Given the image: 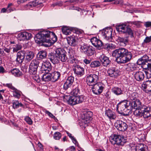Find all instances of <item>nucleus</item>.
Segmentation results:
<instances>
[{
    "mask_svg": "<svg viewBox=\"0 0 151 151\" xmlns=\"http://www.w3.org/2000/svg\"><path fill=\"white\" fill-rule=\"evenodd\" d=\"M112 56L116 58L115 61L119 64H125L129 62L132 57L131 52L123 47L116 49L112 53Z\"/></svg>",
    "mask_w": 151,
    "mask_h": 151,
    "instance_id": "obj_1",
    "label": "nucleus"
},
{
    "mask_svg": "<svg viewBox=\"0 0 151 151\" xmlns=\"http://www.w3.org/2000/svg\"><path fill=\"white\" fill-rule=\"evenodd\" d=\"M128 101L126 100H123L119 102L117 105V109H119L120 111L124 116H127L132 109H131V106H129Z\"/></svg>",
    "mask_w": 151,
    "mask_h": 151,
    "instance_id": "obj_2",
    "label": "nucleus"
},
{
    "mask_svg": "<svg viewBox=\"0 0 151 151\" xmlns=\"http://www.w3.org/2000/svg\"><path fill=\"white\" fill-rule=\"evenodd\" d=\"M50 31L44 30L39 32L36 35V41L41 42L48 43Z\"/></svg>",
    "mask_w": 151,
    "mask_h": 151,
    "instance_id": "obj_3",
    "label": "nucleus"
},
{
    "mask_svg": "<svg viewBox=\"0 0 151 151\" xmlns=\"http://www.w3.org/2000/svg\"><path fill=\"white\" fill-rule=\"evenodd\" d=\"M84 96L83 95L70 96L67 102L69 105L73 106L82 102L84 100Z\"/></svg>",
    "mask_w": 151,
    "mask_h": 151,
    "instance_id": "obj_4",
    "label": "nucleus"
},
{
    "mask_svg": "<svg viewBox=\"0 0 151 151\" xmlns=\"http://www.w3.org/2000/svg\"><path fill=\"white\" fill-rule=\"evenodd\" d=\"M99 79V72H98L97 74L96 73L89 74L86 77V83L89 86H93L97 83Z\"/></svg>",
    "mask_w": 151,
    "mask_h": 151,
    "instance_id": "obj_5",
    "label": "nucleus"
},
{
    "mask_svg": "<svg viewBox=\"0 0 151 151\" xmlns=\"http://www.w3.org/2000/svg\"><path fill=\"white\" fill-rule=\"evenodd\" d=\"M92 91L95 94L98 95L102 93L104 89L105 86L102 82H98L93 86Z\"/></svg>",
    "mask_w": 151,
    "mask_h": 151,
    "instance_id": "obj_6",
    "label": "nucleus"
},
{
    "mask_svg": "<svg viewBox=\"0 0 151 151\" xmlns=\"http://www.w3.org/2000/svg\"><path fill=\"white\" fill-rule=\"evenodd\" d=\"M40 63L39 60L37 59L32 60L29 66V71L31 74H36Z\"/></svg>",
    "mask_w": 151,
    "mask_h": 151,
    "instance_id": "obj_7",
    "label": "nucleus"
},
{
    "mask_svg": "<svg viewBox=\"0 0 151 151\" xmlns=\"http://www.w3.org/2000/svg\"><path fill=\"white\" fill-rule=\"evenodd\" d=\"M53 68L48 61L43 62L41 68V71L44 73L48 74L52 70Z\"/></svg>",
    "mask_w": 151,
    "mask_h": 151,
    "instance_id": "obj_8",
    "label": "nucleus"
},
{
    "mask_svg": "<svg viewBox=\"0 0 151 151\" xmlns=\"http://www.w3.org/2000/svg\"><path fill=\"white\" fill-rule=\"evenodd\" d=\"M112 29L111 28H107L103 30L101 35L104 39L111 41L112 38Z\"/></svg>",
    "mask_w": 151,
    "mask_h": 151,
    "instance_id": "obj_9",
    "label": "nucleus"
},
{
    "mask_svg": "<svg viewBox=\"0 0 151 151\" xmlns=\"http://www.w3.org/2000/svg\"><path fill=\"white\" fill-rule=\"evenodd\" d=\"M150 60L149 57L146 55H143L142 58L139 59L137 61V64L139 65H141V67L143 68H147V65L148 62Z\"/></svg>",
    "mask_w": 151,
    "mask_h": 151,
    "instance_id": "obj_10",
    "label": "nucleus"
},
{
    "mask_svg": "<svg viewBox=\"0 0 151 151\" xmlns=\"http://www.w3.org/2000/svg\"><path fill=\"white\" fill-rule=\"evenodd\" d=\"M73 70L75 74L79 77L82 76L84 74V69L81 65L76 64L73 65Z\"/></svg>",
    "mask_w": 151,
    "mask_h": 151,
    "instance_id": "obj_11",
    "label": "nucleus"
},
{
    "mask_svg": "<svg viewBox=\"0 0 151 151\" xmlns=\"http://www.w3.org/2000/svg\"><path fill=\"white\" fill-rule=\"evenodd\" d=\"M108 75L113 78H116L120 74V71L115 67H111L109 68L107 70Z\"/></svg>",
    "mask_w": 151,
    "mask_h": 151,
    "instance_id": "obj_12",
    "label": "nucleus"
},
{
    "mask_svg": "<svg viewBox=\"0 0 151 151\" xmlns=\"http://www.w3.org/2000/svg\"><path fill=\"white\" fill-rule=\"evenodd\" d=\"M93 113L91 111L85 112L82 115V122L86 124L89 123L91 120Z\"/></svg>",
    "mask_w": 151,
    "mask_h": 151,
    "instance_id": "obj_13",
    "label": "nucleus"
},
{
    "mask_svg": "<svg viewBox=\"0 0 151 151\" xmlns=\"http://www.w3.org/2000/svg\"><path fill=\"white\" fill-rule=\"evenodd\" d=\"M116 128L119 131H124L127 129L128 125L126 123L120 120H117L115 124Z\"/></svg>",
    "mask_w": 151,
    "mask_h": 151,
    "instance_id": "obj_14",
    "label": "nucleus"
},
{
    "mask_svg": "<svg viewBox=\"0 0 151 151\" xmlns=\"http://www.w3.org/2000/svg\"><path fill=\"white\" fill-rule=\"evenodd\" d=\"M112 139L114 141V144H116L118 145H122L125 142L124 137L120 135L114 134Z\"/></svg>",
    "mask_w": 151,
    "mask_h": 151,
    "instance_id": "obj_15",
    "label": "nucleus"
},
{
    "mask_svg": "<svg viewBox=\"0 0 151 151\" xmlns=\"http://www.w3.org/2000/svg\"><path fill=\"white\" fill-rule=\"evenodd\" d=\"M32 34L26 32H21L18 35V38L20 41L28 40L32 38Z\"/></svg>",
    "mask_w": 151,
    "mask_h": 151,
    "instance_id": "obj_16",
    "label": "nucleus"
},
{
    "mask_svg": "<svg viewBox=\"0 0 151 151\" xmlns=\"http://www.w3.org/2000/svg\"><path fill=\"white\" fill-rule=\"evenodd\" d=\"M99 59L100 62L104 67H107L111 64V61L109 58L104 54L101 55Z\"/></svg>",
    "mask_w": 151,
    "mask_h": 151,
    "instance_id": "obj_17",
    "label": "nucleus"
},
{
    "mask_svg": "<svg viewBox=\"0 0 151 151\" xmlns=\"http://www.w3.org/2000/svg\"><path fill=\"white\" fill-rule=\"evenodd\" d=\"M74 77L70 76L68 77L63 85V88L64 90H67L70 87L74 81Z\"/></svg>",
    "mask_w": 151,
    "mask_h": 151,
    "instance_id": "obj_18",
    "label": "nucleus"
},
{
    "mask_svg": "<svg viewBox=\"0 0 151 151\" xmlns=\"http://www.w3.org/2000/svg\"><path fill=\"white\" fill-rule=\"evenodd\" d=\"M144 109L142 112V116L145 119H148L151 116V107L144 106L142 108Z\"/></svg>",
    "mask_w": 151,
    "mask_h": 151,
    "instance_id": "obj_19",
    "label": "nucleus"
},
{
    "mask_svg": "<svg viewBox=\"0 0 151 151\" xmlns=\"http://www.w3.org/2000/svg\"><path fill=\"white\" fill-rule=\"evenodd\" d=\"M90 41L92 45L96 47H101L102 46V42L96 37H92Z\"/></svg>",
    "mask_w": 151,
    "mask_h": 151,
    "instance_id": "obj_20",
    "label": "nucleus"
},
{
    "mask_svg": "<svg viewBox=\"0 0 151 151\" xmlns=\"http://www.w3.org/2000/svg\"><path fill=\"white\" fill-rule=\"evenodd\" d=\"M42 4V3L41 2H40L38 0H36L29 2L25 6V8L27 10L30 9L31 8L37 6L39 5L40 4L41 6Z\"/></svg>",
    "mask_w": 151,
    "mask_h": 151,
    "instance_id": "obj_21",
    "label": "nucleus"
},
{
    "mask_svg": "<svg viewBox=\"0 0 151 151\" xmlns=\"http://www.w3.org/2000/svg\"><path fill=\"white\" fill-rule=\"evenodd\" d=\"M25 51L21 50L18 52L17 53L16 61L19 63H21L23 61L25 57Z\"/></svg>",
    "mask_w": 151,
    "mask_h": 151,
    "instance_id": "obj_22",
    "label": "nucleus"
},
{
    "mask_svg": "<svg viewBox=\"0 0 151 151\" xmlns=\"http://www.w3.org/2000/svg\"><path fill=\"white\" fill-rule=\"evenodd\" d=\"M35 56L34 53L32 51L27 50L25 51V61L29 62L32 60Z\"/></svg>",
    "mask_w": 151,
    "mask_h": 151,
    "instance_id": "obj_23",
    "label": "nucleus"
},
{
    "mask_svg": "<svg viewBox=\"0 0 151 151\" xmlns=\"http://www.w3.org/2000/svg\"><path fill=\"white\" fill-rule=\"evenodd\" d=\"M125 69L127 71L130 72L137 70V67L134 63H129L124 65Z\"/></svg>",
    "mask_w": 151,
    "mask_h": 151,
    "instance_id": "obj_24",
    "label": "nucleus"
},
{
    "mask_svg": "<svg viewBox=\"0 0 151 151\" xmlns=\"http://www.w3.org/2000/svg\"><path fill=\"white\" fill-rule=\"evenodd\" d=\"M48 58L54 64L58 63L59 62L58 57L56 53L55 54H49L48 55Z\"/></svg>",
    "mask_w": 151,
    "mask_h": 151,
    "instance_id": "obj_25",
    "label": "nucleus"
},
{
    "mask_svg": "<svg viewBox=\"0 0 151 151\" xmlns=\"http://www.w3.org/2000/svg\"><path fill=\"white\" fill-rule=\"evenodd\" d=\"M135 79L138 81H143L145 78V74L141 71H137L134 74Z\"/></svg>",
    "mask_w": 151,
    "mask_h": 151,
    "instance_id": "obj_26",
    "label": "nucleus"
},
{
    "mask_svg": "<svg viewBox=\"0 0 151 151\" xmlns=\"http://www.w3.org/2000/svg\"><path fill=\"white\" fill-rule=\"evenodd\" d=\"M48 43H50V45L53 44L56 42L57 40V37L55 33L52 32L50 31Z\"/></svg>",
    "mask_w": 151,
    "mask_h": 151,
    "instance_id": "obj_27",
    "label": "nucleus"
},
{
    "mask_svg": "<svg viewBox=\"0 0 151 151\" xmlns=\"http://www.w3.org/2000/svg\"><path fill=\"white\" fill-rule=\"evenodd\" d=\"M68 44L70 45L75 47L77 45L76 40L75 36H70L67 38Z\"/></svg>",
    "mask_w": 151,
    "mask_h": 151,
    "instance_id": "obj_28",
    "label": "nucleus"
},
{
    "mask_svg": "<svg viewBox=\"0 0 151 151\" xmlns=\"http://www.w3.org/2000/svg\"><path fill=\"white\" fill-rule=\"evenodd\" d=\"M50 74L51 77V81L52 82L57 81L60 78L61 75L60 72L56 71H54Z\"/></svg>",
    "mask_w": 151,
    "mask_h": 151,
    "instance_id": "obj_29",
    "label": "nucleus"
},
{
    "mask_svg": "<svg viewBox=\"0 0 151 151\" xmlns=\"http://www.w3.org/2000/svg\"><path fill=\"white\" fill-rule=\"evenodd\" d=\"M142 88L148 92L151 91V81H147L142 84Z\"/></svg>",
    "mask_w": 151,
    "mask_h": 151,
    "instance_id": "obj_30",
    "label": "nucleus"
},
{
    "mask_svg": "<svg viewBox=\"0 0 151 151\" xmlns=\"http://www.w3.org/2000/svg\"><path fill=\"white\" fill-rule=\"evenodd\" d=\"M47 53L45 50H41L39 52L37 55V60H42L46 58Z\"/></svg>",
    "mask_w": 151,
    "mask_h": 151,
    "instance_id": "obj_31",
    "label": "nucleus"
},
{
    "mask_svg": "<svg viewBox=\"0 0 151 151\" xmlns=\"http://www.w3.org/2000/svg\"><path fill=\"white\" fill-rule=\"evenodd\" d=\"M116 29L120 33H125V30L127 28L126 25L124 24H120L116 26Z\"/></svg>",
    "mask_w": 151,
    "mask_h": 151,
    "instance_id": "obj_32",
    "label": "nucleus"
},
{
    "mask_svg": "<svg viewBox=\"0 0 151 151\" xmlns=\"http://www.w3.org/2000/svg\"><path fill=\"white\" fill-rule=\"evenodd\" d=\"M62 30L63 33L66 35H68L70 34L73 28L69 27L63 26L62 28Z\"/></svg>",
    "mask_w": 151,
    "mask_h": 151,
    "instance_id": "obj_33",
    "label": "nucleus"
},
{
    "mask_svg": "<svg viewBox=\"0 0 151 151\" xmlns=\"http://www.w3.org/2000/svg\"><path fill=\"white\" fill-rule=\"evenodd\" d=\"M105 114L110 119H115L116 117L115 113L109 109L106 111Z\"/></svg>",
    "mask_w": 151,
    "mask_h": 151,
    "instance_id": "obj_34",
    "label": "nucleus"
},
{
    "mask_svg": "<svg viewBox=\"0 0 151 151\" xmlns=\"http://www.w3.org/2000/svg\"><path fill=\"white\" fill-rule=\"evenodd\" d=\"M10 73L16 77H19L22 75V72L18 69L14 68L10 71Z\"/></svg>",
    "mask_w": 151,
    "mask_h": 151,
    "instance_id": "obj_35",
    "label": "nucleus"
},
{
    "mask_svg": "<svg viewBox=\"0 0 151 151\" xmlns=\"http://www.w3.org/2000/svg\"><path fill=\"white\" fill-rule=\"evenodd\" d=\"M141 102L139 99L136 100L132 103V107L131 109H139L140 108Z\"/></svg>",
    "mask_w": 151,
    "mask_h": 151,
    "instance_id": "obj_36",
    "label": "nucleus"
},
{
    "mask_svg": "<svg viewBox=\"0 0 151 151\" xmlns=\"http://www.w3.org/2000/svg\"><path fill=\"white\" fill-rule=\"evenodd\" d=\"M112 92L116 95L123 94V92L121 88L117 87H114L111 89Z\"/></svg>",
    "mask_w": 151,
    "mask_h": 151,
    "instance_id": "obj_37",
    "label": "nucleus"
},
{
    "mask_svg": "<svg viewBox=\"0 0 151 151\" xmlns=\"http://www.w3.org/2000/svg\"><path fill=\"white\" fill-rule=\"evenodd\" d=\"M68 52L69 59L70 60L71 63H73L76 61V59L74 56V52L72 49H69Z\"/></svg>",
    "mask_w": 151,
    "mask_h": 151,
    "instance_id": "obj_38",
    "label": "nucleus"
},
{
    "mask_svg": "<svg viewBox=\"0 0 151 151\" xmlns=\"http://www.w3.org/2000/svg\"><path fill=\"white\" fill-rule=\"evenodd\" d=\"M101 65V62L98 60H95L91 62L90 66L91 68H97Z\"/></svg>",
    "mask_w": 151,
    "mask_h": 151,
    "instance_id": "obj_39",
    "label": "nucleus"
},
{
    "mask_svg": "<svg viewBox=\"0 0 151 151\" xmlns=\"http://www.w3.org/2000/svg\"><path fill=\"white\" fill-rule=\"evenodd\" d=\"M95 52V48L92 46H89L85 54L88 56H90L93 55Z\"/></svg>",
    "mask_w": 151,
    "mask_h": 151,
    "instance_id": "obj_40",
    "label": "nucleus"
},
{
    "mask_svg": "<svg viewBox=\"0 0 151 151\" xmlns=\"http://www.w3.org/2000/svg\"><path fill=\"white\" fill-rule=\"evenodd\" d=\"M138 93L136 92H131L129 93L128 95V98L129 99L133 101H135L136 100L138 99Z\"/></svg>",
    "mask_w": 151,
    "mask_h": 151,
    "instance_id": "obj_41",
    "label": "nucleus"
},
{
    "mask_svg": "<svg viewBox=\"0 0 151 151\" xmlns=\"http://www.w3.org/2000/svg\"><path fill=\"white\" fill-rule=\"evenodd\" d=\"M55 53L58 57L64 54H67L65 50L62 48H58L56 49L55 50Z\"/></svg>",
    "mask_w": 151,
    "mask_h": 151,
    "instance_id": "obj_42",
    "label": "nucleus"
},
{
    "mask_svg": "<svg viewBox=\"0 0 151 151\" xmlns=\"http://www.w3.org/2000/svg\"><path fill=\"white\" fill-rule=\"evenodd\" d=\"M66 133L67 134L68 136L71 139L73 142L79 148V144L76 139L73 136H72V134L69 133L68 132L66 131Z\"/></svg>",
    "mask_w": 151,
    "mask_h": 151,
    "instance_id": "obj_43",
    "label": "nucleus"
},
{
    "mask_svg": "<svg viewBox=\"0 0 151 151\" xmlns=\"http://www.w3.org/2000/svg\"><path fill=\"white\" fill-rule=\"evenodd\" d=\"M42 80L45 82H48L50 81H51V77L50 75L47 74H44L43 75L42 77Z\"/></svg>",
    "mask_w": 151,
    "mask_h": 151,
    "instance_id": "obj_44",
    "label": "nucleus"
},
{
    "mask_svg": "<svg viewBox=\"0 0 151 151\" xmlns=\"http://www.w3.org/2000/svg\"><path fill=\"white\" fill-rule=\"evenodd\" d=\"M13 91H14L13 93V96L15 98H17L18 99L20 98L22 94V92L17 89L16 88Z\"/></svg>",
    "mask_w": 151,
    "mask_h": 151,
    "instance_id": "obj_45",
    "label": "nucleus"
},
{
    "mask_svg": "<svg viewBox=\"0 0 151 151\" xmlns=\"http://www.w3.org/2000/svg\"><path fill=\"white\" fill-rule=\"evenodd\" d=\"M66 54H65L63 55L59 56V57H58L59 61H60L62 62H66L68 59V58L66 55Z\"/></svg>",
    "mask_w": 151,
    "mask_h": 151,
    "instance_id": "obj_46",
    "label": "nucleus"
},
{
    "mask_svg": "<svg viewBox=\"0 0 151 151\" xmlns=\"http://www.w3.org/2000/svg\"><path fill=\"white\" fill-rule=\"evenodd\" d=\"M124 33L128 34L132 38L133 37V31L130 28L127 27L125 30V33Z\"/></svg>",
    "mask_w": 151,
    "mask_h": 151,
    "instance_id": "obj_47",
    "label": "nucleus"
},
{
    "mask_svg": "<svg viewBox=\"0 0 151 151\" xmlns=\"http://www.w3.org/2000/svg\"><path fill=\"white\" fill-rule=\"evenodd\" d=\"M61 136V133L58 132H55L53 134V138L55 140H59Z\"/></svg>",
    "mask_w": 151,
    "mask_h": 151,
    "instance_id": "obj_48",
    "label": "nucleus"
},
{
    "mask_svg": "<svg viewBox=\"0 0 151 151\" xmlns=\"http://www.w3.org/2000/svg\"><path fill=\"white\" fill-rule=\"evenodd\" d=\"M88 46H88L87 45H85L84 44L83 45H81L80 48V50L81 52H83L85 54Z\"/></svg>",
    "mask_w": 151,
    "mask_h": 151,
    "instance_id": "obj_49",
    "label": "nucleus"
},
{
    "mask_svg": "<svg viewBox=\"0 0 151 151\" xmlns=\"http://www.w3.org/2000/svg\"><path fill=\"white\" fill-rule=\"evenodd\" d=\"M142 112L139 110V109H137L134 111V114L136 116L139 117L143 116Z\"/></svg>",
    "mask_w": 151,
    "mask_h": 151,
    "instance_id": "obj_50",
    "label": "nucleus"
},
{
    "mask_svg": "<svg viewBox=\"0 0 151 151\" xmlns=\"http://www.w3.org/2000/svg\"><path fill=\"white\" fill-rule=\"evenodd\" d=\"M118 40L120 43L123 44V45H125L126 44V43L128 42L126 38L123 37H119Z\"/></svg>",
    "mask_w": 151,
    "mask_h": 151,
    "instance_id": "obj_51",
    "label": "nucleus"
},
{
    "mask_svg": "<svg viewBox=\"0 0 151 151\" xmlns=\"http://www.w3.org/2000/svg\"><path fill=\"white\" fill-rule=\"evenodd\" d=\"M81 87V86L80 83L76 82L74 83L72 86V89L80 90V88Z\"/></svg>",
    "mask_w": 151,
    "mask_h": 151,
    "instance_id": "obj_52",
    "label": "nucleus"
},
{
    "mask_svg": "<svg viewBox=\"0 0 151 151\" xmlns=\"http://www.w3.org/2000/svg\"><path fill=\"white\" fill-rule=\"evenodd\" d=\"M25 122L29 125L32 124L33 122L30 117L28 116H26L24 118Z\"/></svg>",
    "mask_w": 151,
    "mask_h": 151,
    "instance_id": "obj_53",
    "label": "nucleus"
},
{
    "mask_svg": "<svg viewBox=\"0 0 151 151\" xmlns=\"http://www.w3.org/2000/svg\"><path fill=\"white\" fill-rule=\"evenodd\" d=\"M33 79L37 83H39L40 81V79L39 76L37 75L32 74Z\"/></svg>",
    "mask_w": 151,
    "mask_h": 151,
    "instance_id": "obj_54",
    "label": "nucleus"
},
{
    "mask_svg": "<svg viewBox=\"0 0 151 151\" xmlns=\"http://www.w3.org/2000/svg\"><path fill=\"white\" fill-rule=\"evenodd\" d=\"M13 108L16 109L19 107V103L18 101H13L12 103Z\"/></svg>",
    "mask_w": 151,
    "mask_h": 151,
    "instance_id": "obj_55",
    "label": "nucleus"
},
{
    "mask_svg": "<svg viewBox=\"0 0 151 151\" xmlns=\"http://www.w3.org/2000/svg\"><path fill=\"white\" fill-rule=\"evenodd\" d=\"M147 148V146L145 145H143L142 147H139L138 148L136 149V151H145Z\"/></svg>",
    "mask_w": 151,
    "mask_h": 151,
    "instance_id": "obj_56",
    "label": "nucleus"
},
{
    "mask_svg": "<svg viewBox=\"0 0 151 151\" xmlns=\"http://www.w3.org/2000/svg\"><path fill=\"white\" fill-rule=\"evenodd\" d=\"M22 48V46L21 45H17L14 48L13 51L14 52H17L18 50H21Z\"/></svg>",
    "mask_w": 151,
    "mask_h": 151,
    "instance_id": "obj_57",
    "label": "nucleus"
},
{
    "mask_svg": "<svg viewBox=\"0 0 151 151\" xmlns=\"http://www.w3.org/2000/svg\"><path fill=\"white\" fill-rule=\"evenodd\" d=\"M80 92V90H76L73 89L72 91H71V94L73 96H77L78 93Z\"/></svg>",
    "mask_w": 151,
    "mask_h": 151,
    "instance_id": "obj_58",
    "label": "nucleus"
},
{
    "mask_svg": "<svg viewBox=\"0 0 151 151\" xmlns=\"http://www.w3.org/2000/svg\"><path fill=\"white\" fill-rule=\"evenodd\" d=\"M62 5V2L60 1L55 3L52 4L51 6L54 7L55 6H61Z\"/></svg>",
    "mask_w": 151,
    "mask_h": 151,
    "instance_id": "obj_59",
    "label": "nucleus"
},
{
    "mask_svg": "<svg viewBox=\"0 0 151 151\" xmlns=\"http://www.w3.org/2000/svg\"><path fill=\"white\" fill-rule=\"evenodd\" d=\"M45 113L51 118L54 119H55L56 118L51 113H50L48 111H46Z\"/></svg>",
    "mask_w": 151,
    "mask_h": 151,
    "instance_id": "obj_60",
    "label": "nucleus"
},
{
    "mask_svg": "<svg viewBox=\"0 0 151 151\" xmlns=\"http://www.w3.org/2000/svg\"><path fill=\"white\" fill-rule=\"evenodd\" d=\"M5 86L7 87L8 88L13 90L15 88L13 86H12V83H7L6 84Z\"/></svg>",
    "mask_w": 151,
    "mask_h": 151,
    "instance_id": "obj_61",
    "label": "nucleus"
},
{
    "mask_svg": "<svg viewBox=\"0 0 151 151\" xmlns=\"http://www.w3.org/2000/svg\"><path fill=\"white\" fill-rule=\"evenodd\" d=\"M109 44L107 43L103 46V47L106 50H108L111 47Z\"/></svg>",
    "mask_w": 151,
    "mask_h": 151,
    "instance_id": "obj_62",
    "label": "nucleus"
},
{
    "mask_svg": "<svg viewBox=\"0 0 151 151\" xmlns=\"http://www.w3.org/2000/svg\"><path fill=\"white\" fill-rule=\"evenodd\" d=\"M151 41V36L150 37H147L144 40V42L146 43L150 42Z\"/></svg>",
    "mask_w": 151,
    "mask_h": 151,
    "instance_id": "obj_63",
    "label": "nucleus"
},
{
    "mask_svg": "<svg viewBox=\"0 0 151 151\" xmlns=\"http://www.w3.org/2000/svg\"><path fill=\"white\" fill-rule=\"evenodd\" d=\"M144 25L147 28H151V22H145L144 24Z\"/></svg>",
    "mask_w": 151,
    "mask_h": 151,
    "instance_id": "obj_64",
    "label": "nucleus"
}]
</instances>
